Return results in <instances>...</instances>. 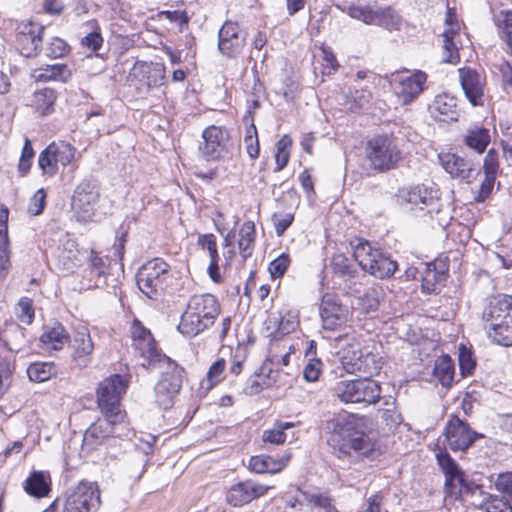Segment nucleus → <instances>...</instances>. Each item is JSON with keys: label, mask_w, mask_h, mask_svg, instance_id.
I'll list each match as a JSON object with an SVG mask.
<instances>
[{"label": "nucleus", "mask_w": 512, "mask_h": 512, "mask_svg": "<svg viewBox=\"0 0 512 512\" xmlns=\"http://www.w3.org/2000/svg\"><path fill=\"white\" fill-rule=\"evenodd\" d=\"M335 341L341 345L339 357L346 372L362 373L367 376L379 374L382 368L381 357L363 349L361 340L356 334L339 336Z\"/></svg>", "instance_id": "7ed1b4c3"}, {"label": "nucleus", "mask_w": 512, "mask_h": 512, "mask_svg": "<svg viewBox=\"0 0 512 512\" xmlns=\"http://www.w3.org/2000/svg\"><path fill=\"white\" fill-rule=\"evenodd\" d=\"M72 76L71 69L64 63L46 65L33 71L32 77L37 82L57 81L66 83Z\"/></svg>", "instance_id": "c756f323"}, {"label": "nucleus", "mask_w": 512, "mask_h": 512, "mask_svg": "<svg viewBox=\"0 0 512 512\" xmlns=\"http://www.w3.org/2000/svg\"><path fill=\"white\" fill-rule=\"evenodd\" d=\"M429 112L438 121H457L459 117L457 99L447 93L438 94L429 105Z\"/></svg>", "instance_id": "393cba45"}, {"label": "nucleus", "mask_w": 512, "mask_h": 512, "mask_svg": "<svg viewBox=\"0 0 512 512\" xmlns=\"http://www.w3.org/2000/svg\"><path fill=\"white\" fill-rule=\"evenodd\" d=\"M127 388L126 380L115 374L99 383L97 389V403L104 417L124 419L120 409V399Z\"/></svg>", "instance_id": "1a4fd4ad"}, {"label": "nucleus", "mask_w": 512, "mask_h": 512, "mask_svg": "<svg viewBox=\"0 0 512 512\" xmlns=\"http://www.w3.org/2000/svg\"><path fill=\"white\" fill-rule=\"evenodd\" d=\"M462 141L470 150L482 154L490 144V130L483 126L472 125L463 134Z\"/></svg>", "instance_id": "c85d7f7f"}, {"label": "nucleus", "mask_w": 512, "mask_h": 512, "mask_svg": "<svg viewBox=\"0 0 512 512\" xmlns=\"http://www.w3.org/2000/svg\"><path fill=\"white\" fill-rule=\"evenodd\" d=\"M244 143L246 146V150L250 158L256 159L259 156V141H258V135H257V129L254 124H251L250 127L247 129Z\"/></svg>", "instance_id": "09e8293b"}, {"label": "nucleus", "mask_w": 512, "mask_h": 512, "mask_svg": "<svg viewBox=\"0 0 512 512\" xmlns=\"http://www.w3.org/2000/svg\"><path fill=\"white\" fill-rule=\"evenodd\" d=\"M484 170V180L482 181L477 194L475 196V200L477 202H483L486 198L491 194L496 176L499 171V157L498 153L495 149H490L483 163Z\"/></svg>", "instance_id": "b1692460"}, {"label": "nucleus", "mask_w": 512, "mask_h": 512, "mask_svg": "<svg viewBox=\"0 0 512 512\" xmlns=\"http://www.w3.org/2000/svg\"><path fill=\"white\" fill-rule=\"evenodd\" d=\"M17 314L20 321L25 324H31L34 319V309L31 299L24 297L21 298L17 305Z\"/></svg>", "instance_id": "5fc2aeb1"}, {"label": "nucleus", "mask_w": 512, "mask_h": 512, "mask_svg": "<svg viewBox=\"0 0 512 512\" xmlns=\"http://www.w3.org/2000/svg\"><path fill=\"white\" fill-rule=\"evenodd\" d=\"M320 318L325 330H335L344 325L350 316L347 306L340 303L334 294H325L320 304Z\"/></svg>", "instance_id": "2eb2a0df"}, {"label": "nucleus", "mask_w": 512, "mask_h": 512, "mask_svg": "<svg viewBox=\"0 0 512 512\" xmlns=\"http://www.w3.org/2000/svg\"><path fill=\"white\" fill-rule=\"evenodd\" d=\"M444 278L442 273H438L435 269H431L428 265L422 276V289L425 293H431L435 290L436 284Z\"/></svg>", "instance_id": "8fccbe9b"}, {"label": "nucleus", "mask_w": 512, "mask_h": 512, "mask_svg": "<svg viewBox=\"0 0 512 512\" xmlns=\"http://www.w3.org/2000/svg\"><path fill=\"white\" fill-rule=\"evenodd\" d=\"M270 488L253 480H246L231 486L226 493V500L235 507L242 506L264 496Z\"/></svg>", "instance_id": "a211bd4d"}, {"label": "nucleus", "mask_w": 512, "mask_h": 512, "mask_svg": "<svg viewBox=\"0 0 512 512\" xmlns=\"http://www.w3.org/2000/svg\"><path fill=\"white\" fill-rule=\"evenodd\" d=\"M427 76L422 71L411 75L400 76L395 84V93L402 104L406 105L416 99L423 91Z\"/></svg>", "instance_id": "5701e85b"}, {"label": "nucleus", "mask_w": 512, "mask_h": 512, "mask_svg": "<svg viewBox=\"0 0 512 512\" xmlns=\"http://www.w3.org/2000/svg\"><path fill=\"white\" fill-rule=\"evenodd\" d=\"M445 436L449 447L454 450H466L475 441L478 434L458 417H452L445 429Z\"/></svg>", "instance_id": "6ab92c4d"}, {"label": "nucleus", "mask_w": 512, "mask_h": 512, "mask_svg": "<svg viewBox=\"0 0 512 512\" xmlns=\"http://www.w3.org/2000/svg\"><path fill=\"white\" fill-rule=\"evenodd\" d=\"M439 160L447 173L466 183L473 182L480 173L473 163L453 153H441Z\"/></svg>", "instance_id": "aec40b11"}, {"label": "nucleus", "mask_w": 512, "mask_h": 512, "mask_svg": "<svg viewBox=\"0 0 512 512\" xmlns=\"http://www.w3.org/2000/svg\"><path fill=\"white\" fill-rule=\"evenodd\" d=\"M454 16L451 9H449L445 20L447 28L442 33L443 61L452 64L459 62V48L462 46L460 26L457 22H454Z\"/></svg>", "instance_id": "412c9836"}, {"label": "nucleus", "mask_w": 512, "mask_h": 512, "mask_svg": "<svg viewBox=\"0 0 512 512\" xmlns=\"http://www.w3.org/2000/svg\"><path fill=\"white\" fill-rule=\"evenodd\" d=\"M500 37L507 43L512 53V11L502 10L494 17Z\"/></svg>", "instance_id": "79ce46f5"}, {"label": "nucleus", "mask_w": 512, "mask_h": 512, "mask_svg": "<svg viewBox=\"0 0 512 512\" xmlns=\"http://www.w3.org/2000/svg\"><path fill=\"white\" fill-rule=\"evenodd\" d=\"M100 192L97 185L91 181H83L75 188L72 196V209L80 222H88L95 213Z\"/></svg>", "instance_id": "f8f14e48"}, {"label": "nucleus", "mask_w": 512, "mask_h": 512, "mask_svg": "<svg viewBox=\"0 0 512 512\" xmlns=\"http://www.w3.org/2000/svg\"><path fill=\"white\" fill-rule=\"evenodd\" d=\"M133 347L143 359V362H141L143 367L156 366L163 362V357H166L156 349L153 337L142 338V340L134 342Z\"/></svg>", "instance_id": "7c9ffc66"}, {"label": "nucleus", "mask_w": 512, "mask_h": 512, "mask_svg": "<svg viewBox=\"0 0 512 512\" xmlns=\"http://www.w3.org/2000/svg\"><path fill=\"white\" fill-rule=\"evenodd\" d=\"M327 443L338 457L367 456L374 450V442L366 431L362 417H334L325 424Z\"/></svg>", "instance_id": "f257e3e1"}, {"label": "nucleus", "mask_w": 512, "mask_h": 512, "mask_svg": "<svg viewBox=\"0 0 512 512\" xmlns=\"http://www.w3.org/2000/svg\"><path fill=\"white\" fill-rule=\"evenodd\" d=\"M149 75L147 77L148 86L157 87L164 84L165 81V66L162 63H153L149 68Z\"/></svg>", "instance_id": "4d7b16f0"}, {"label": "nucleus", "mask_w": 512, "mask_h": 512, "mask_svg": "<svg viewBox=\"0 0 512 512\" xmlns=\"http://www.w3.org/2000/svg\"><path fill=\"white\" fill-rule=\"evenodd\" d=\"M459 80L465 97L472 106H483L485 97V76L470 67L458 70Z\"/></svg>", "instance_id": "f3484780"}, {"label": "nucleus", "mask_w": 512, "mask_h": 512, "mask_svg": "<svg viewBox=\"0 0 512 512\" xmlns=\"http://www.w3.org/2000/svg\"><path fill=\"white\" fill-rule=\"evenodd\" d=\"M219 312L218 301L212 294L193 295L187 303L178 329L188 337L196 336L214 323Z\"/></svg>", "instance_id": "20e7f679"}, {"label": "nucleus", "mask_w": 512, "mask_h": 512, "mask_svg": "<svg viewBox=\"0 0 512 512\" xmlns=\"http://www.w3.org/2000/svg\"><path fill=\"white\" fill-rule=\"evenodd\" d=\"M272 220L275 226L277 236H282L284 232L291 226L294 215L292 213H285L283 215L273 214Z\"/></svg>", "instance_id": "0e129e2a"}, {"label": "nucleus", "mask_w": 512, "mask_h": 512, "mask_svg": "<svg viewBox=\"0 0 512 512\" xmlns=\"http://www.w3.org/2000/svg\"><path fill=\"white\" fill-rule=\"evenodd\" d=\"M162 361L159 366L165 371L157 384H164L167 390L177 395L183 382V369L168 357H163Z\"/></svg>", "instance_id": "cd10ccee"}, {"label": "nucleus", "mask_w": 512, "mask_h": 512, "mask_svg": "<svg viewBox=\"0 0 512 512\" xmlns=\"http://www.w3.org/2000/svg\"><path fill=\"white\" fill-rule=\"evenodd\" d=\"M323 364L320 359H309L303 369V377L308 382H315L319 379Z\"/></svg>", "instance_id": "6e6d98bb"}, {"label": "nucleus", "mask_w": 512, "mask_h": 512, "mask_svg": "<svg viewBox=\"0 0 512 512\" xmlns=\"http://www.w3.org/2000/svg\"><path fill=\"white\" fill-rule=\"evenodd\" d=\"M434 375L444 387H450L454 379V363L449 356H442L435 362Z\"/></svg>", "instance_id": "4c0bfd02"}, {"label": "nucleus", "mask_w": 512, "mask_h": 512, "mask_svg": "<svg viewBox=\"0 0 512 512\" xmlns=\"http://www.w3.org/2000/svg\"><path fill=\"white\" fill-rule=\"evenodd\" d=\"M437 462L445 475V489L450 495L459 497L483 495L479 485L469 483L465 480L463 472L448 453H438Z\"/></svg>", "instance_id": "9d476101"}, {"label": "nucleus", "mask_w": 512, "mask_h": 512, "mask_svg": "<svg viewBox=\"0 0 512 512\" xmlns=\"http://www.w3.org/2000/svg\"><path fill=\"white\" fill-rule=\"evenodd\" d=\"M400 198L413 207H419L420 209H423V206H429L433 201L430 192L422 186L402 189L400 191Z\"/></svg>", "instance_id": "473e14b6"}, {"label": "nucleus", "mask_w": 512, "mask_h": 512, "mask_svg": "<svg viewBox=\"0 0 512 512\" xmlns=\"http://www.w3.org/2000/svg\"><path fill=\"white\" fill-rule=\"evenodd\" d=\"M266 388H268L267 383H265V381H263L255 372L247 379L243 392L246 395H256Z\"/></svg>", "instance_id": "680f3d73"}, {"label": "nucleus", "mask_w": 512, "mask_h": 512, "mask_svg": "<svg viewBox=\"0 0 512 512\" xmlns=\"http://www.w3.org/2000/svg\"><path fill=\"white\" fill-rule=\"evenodd\" d=\"M255 224L252 221H246L242 224L238 231V248L243 260L249 258L255 246Z\"/></svg>", "instance_id": "2f4dec72"}, {"label": "nucleus", "mask_w": 512, "mask_h": 512, "mask_svg": "<svg viewBox=\"0 0 512 512\" xmlns=\"http://www.w3.org/2000/svg\"><path fill=\"white\" fill-rule=\"evenodd\" d=\"M225 367L226 362L223 358L218 359L210 366L207 372V381L209 382L208 388L213 387L223 379Z\"/></svg>", "instance_id": "864d4df0"}, {"label": "nucleus", "mask_w": 512, "mask_h": 512, "mask_svg": "<svg viewBox=\"0 0 512 512\" xmlns=\"http://www.w3.org/2000/svg\"><path fill=\"white\" fill-rule=\"evenodd\" d=\"M495 486L498 491L507 495L510 501H512V472L499 474L495 481Z\"/></svg>", "instance_id": "774afa93"}, {"label": "nucleus", "mask_w": 512, "mask_h": 512, "mask_svg": "<svg viewBox=\"0 0 512 512\" xmlns=\"http://www.w3.org/2000/svg\"><path fill=\"white\" fill-rule=\"evenodd\" d=\"M56 98L57 94L55 90L44 88L33 94L32 103L41 115H47L53 112Z\"/></svg>", "instance_id": "e433bc0d"}, {"label": "nucleus", "mask_w": 512, "mask_h": 512, "mask_svg": "<svg viewBox=\"0 0 512 512\" xmlns=\"http://www.w3.org/2000/svg\"><path fill=\"white\" fill-rule=\"evenodd\" d=\"M20 53L25 57H34L39 53L42 36H16Z\"/></svg>", "instance_id": "37998d69"}, {"label": "nucleus", "mask_w": 512, "mask_h": 512, "mask_svg": "<svg viewBox=\"0 0 512 512\" xmlns=\"http://www.w3.org/2000/svg\"><path fill=\"white\" fill-rule=\"evenodd\" d=\"M286 505L295 511H304L306 508H319L323 512H338L327 493L314 489L304 490L298 488L295 494L286 496Z\"/></svg>", "instance_id": "4468645a"}, {"label": "nucleus", "mask_w": 512, "mask_h": 512, "mask_svg": "<svg viewBox=\"0 0 512 512\" xmlns=\"http://www.w3.org/2000/svg\"><path fill=\"white\" fill-rule=\"evenodd\" d=\"M373 20L375 22L372 25L381 26L388 30L399 29L401 23V17L390 6L375 9Z\"/></svg>", "instance_id": "c9c22d12"}, {"label": "nucleus", "mask_w": 512, "mask_h": 512, "mask_svg": "<svg viewBox=\"0 0 512 512\" xmlns=\"http://www.w3.org/2000/svg\"><path fill=\"white\" fill-rule=\"evenodd\" d=\"M70 51V46L59 37H52L45 47V55L52 59L64 57Z\"/></svg>", "instance_id": "de8ad7c7"}, {"label": "nucleus", "mask_w": 512, "mask_h": 512, "mask_svg": "<svg viewBox=\"0 0 512 512\" xmlns=\"http://www.w3.org/2000/svg\"><path fill=\"white\" fill-rule=\"evenodd\" d=\"M353 257L362 270L379 279L391 277L397 269L395 261L367 241H360L354 247Z\"/></svg>", "instance_id": "423d86ee"}, {"label": "nucleus", "mask_w": 512, "mask_h": 512, "mask_svg": "<svg viewBox=\"0 0 512 512\" xmlns=\"http://www.w3.org/2000/svg\"><path fill=\"white\" fill-rule=\"evenodd\" d=\"M488 337L502 346H512V296L492 297L482 313Z\"/></svg>", "instance_id": "f03ea898"}, {"label": "nucleus", "mask_w": 512, "mask_h": 512, "mask_svg": "<svg viewBox=\"0 0 512 512\" xmlns=\"http://www.w3.org/2000/svg\"><path fill=\"white\" fill-rule=\"evenodd\" d=\"M25 490L28 494L38 498L46 496L50 491V487L46 481L45 474L40 471L33 472L26 480Z\"/></svg>", "instance_id": "a19ab883"}, {"label": "nucleus", "mask_w": 512, "mask_h": 512, "mask_svg": "<svg viewBox=\"0 0 512 512\" xmlns=\"http://www.w3.org/2000/svg\"><path fill=\"white\" fill-rule=\"evenodd\" d=\"M68 339L69 335L60 323H56L52 328L45 331L40 338L48 349L53 350H61Z\"/></svg>", "instance_id": "f704fd0d"}, {"label": "nucleus", "mask_w": 512, "mask_h": 512, "mask_svg": "<svg viewBox=\"0 0 512 512\" xmlns=\"http://www.w3.org/2000/svg\"><path fill=\"white\" fill-rule=\"evenodd\" d=\"M45 198L46 193L44 189L37 190L30 201L28 208L29 213L34 216L41 214L45 208Z\"/></svg>", "instance_id": "69168bd1"}, {"label": "nucleus", "mask_w": 512, "mask_h": 512, "mask_svg": "<svg viewBox=\"0 0 512 512\" xmlns=\"http://www.w3.org/2000/svg\"><path fill=\"white\" fill-rule=\"evenodd\" d=\"M94 344L87 327L75 329L72 339V359L81 368L87 367L92 360Z\"/></svg>", "instance_id": "4be33fe9"}, {"label": "nucleus", "mask_w": 512, "mask_h": 512, "mask_svg": "<svg viewBox=\"0 0 512 512\" xmlns=\"http://www.w3.org/2000/svg\"><path fill=\"white\" fill-rule=\"evenodd\" d=\"M365 153L370 166L381 172L395 168L402 160L398 140L388 135H377L368 140Z\"/></svg>", "instance_id": "39448f33"}, {"label": "nucleus", "mask_w": 512, "mask_h": 512, "mask_svg": "<svg viewBox=\"0 0 512 512\" xmlns=\"http://www.w3.org/2000/svg\"><path fill=\"white\" fill-rule=\"evenodd\" d=\"M294 427L292 422H276L271 429L263 431L262 440L264 443H270L273 445H280L286 441L287 434L286 430Z\"/></svg>", "instance_id": "ea45409f"}, {"label": "nucleus", "mask_w": 512, "mask_h": 512, "mask_svg": "<svg viewBox=\"0 0 512 512\" xmlns=\"http://www.w3.org/2000/svg\"><path fill=\"white\" fill-rule=\"evenodd\" d=\"M123 420L104 417V419L94 422L84 433V444L91 448L102 444L105 439L114 435V426Z\"/></svg>", "instance_id": "a878e982"}, {"label": "nucleus", "mask_w": 512, "mask_h": 512, "mask_svg": "<svg viewBox=\"0 0 512 512\" xmlns=\"http://www.w3.org/2000/svg\"><path fill=\"white\" fill-rule=\"evenodd\" d=\"M50 146L53 147L57 163L67 166L73 161L76 149L71 144L62 141L59 143L53 142Z\"/></svg>", "instance_id": "49530a36"}, {"label": "nucleus", "mask_w": 512, "mask_h": 512, "mask_svg": "<svg viewBox=\"0 0 512 512\" xmlns=\"http://www.w3.org/2000/svg\"><path fill=\"white\" fill-rule=\"evenodd\" d=\"M372 376L364 375L362 379L339 381L334 389V396L343 403H375L381 394L378 383Z\"/></svg>", "instance_id": "6e6552de"}, {"label": "nucleus", "mask_w": 512, "mask_h": 512, "mask_svg": "<svg viewBox=\"0 0 512 512\" xmlns=\"http://www.w3.org/2000/svg\"><path fill=\"white\" fill-rule=\"evenodd\" d=\"M197 243L207 250L210 259H219L216 237L213 234L199 235Z\"/></svg>", "instance_id": "bf43d9fd"}, {"label": "nucleus", "mask_w": 512, "mask_h": 512, "mask_svg": "<svg viewBox=\"0 0 512 512\" xmlns=\"http://www.w3.org/2000/svg\"><path fill=\"white\" fill-rule=\"evenodd\" d=\"M290 264L289 256L285 253L274 259L269 266L270 274L273 278H279L284 275Z\"/></svg>", "instance_id": "052dcab7"}, {"label": "nucleus", "mask_w": 512, "mask_h": 512, "mask_svg": "<svg viewBox=\"0 0 512 512\" xmlns=\"http://www.w3.org/2000/svg\"><path fill=\"white\" fill-rule=\"evenodd\" d=\"M27 374L31 381L45 382L57 374V369L52 362H36L29 365Z\"/></svg>", "instance_id": "58836bf2"}, {"label": "nucleus", "mask_w": 512, "mask_h": 512, "mask_svg": "<svg viewBox=\"0 0 512 512\" xmlns=\"http://www.w3.org/2000/svg\"><path fill=\"white\" fill-rule=\"evenodd\" d=\"M100 505L98 486L92 482L81 481L67 492L62 512H96Z\"/></svg>", "instance_id": "9b49d317"}, {"label": "nucleus", "mask_w": 512, "mask_h": 512, "mask_svg": "<svg viewBox=\"0 0 512 512\" xmlns=\"http://www.w3.org/2000/svg\"><path fill=\"white\" fill-rule=\"evenodd\" d=\"M348 14L353 19L363 21L368 25H372L373 22H375V20H373L374 10L369 7L350 6L348 8Z\"/></svg>", "instance_id": "13d9d810"}, {"label": "nucleus", "mask_w": 512, "mask_h": 512, "mask_svg": "<svg viewBox=\"0 0 512 512\" xmlns=\"http://www.w3.org/2000/svg\"><path fill=\"white\" fill-rule=\"evenodd\" d=\"M57 160L53 147L50 144L40 153L38 159V165L42 170L43 174L48 176H54L57 172Z\"/></svg>", "instance_id": "c03bdc74"}, {"label": "nucleus", "mask_w": 512, "mask_h": 512, "mask_svg": "<svg viewBox=\"0 0 512 512\" xmlns=\"http://www.w3.org/2000/svg\"><path fill=\"white\" fill-rule=\"evenodd\" d=\"M291 458V453H286L280 458H273L269 455L252 456L249 460V469L255 473L275 474L283 470Z\"/></svg>", "instance_id": "bb28decb"}, {"label": "nucleus", "mask_w": 512, "mask_h": 512, "mask_svg": "<svg viewBox=\"0 0 512 512\" xmlns=\"http://www.w3.org/2000/svg\"><path fill=\"white\" fill-rule=\"evenodd\" d=\"M459 367L462 375H469L475 368V361L472 354L466 348H461L459 353Z\"/></svg>", "instance_id": "338daca9"}, {"label": "nucleus", "mask_w": 512, "mask_h": 512, "mask_svg": "<svg viewBox=\"0 0 512 512\" xmlns=\"http://www.w3.org/2000/svg\"><path fill=\"white\" fill-rule=\"evenodd\" d=\"M176 394L165 388L164 384H156L155 386V397L156 403L162 409H169L172 407Z\"/></svg>", "instance_id": "603ef678"}, {"label": "nucleus", "mask_w": 512, "mask_h": 512, "mask_svg": "<svg viewBox=\"0 0 512 512\" xmlns=\"http://www.w3.org/2000/svg\"><path fill=\"white\" fill-rule=\"evenodd\" d=\"M256 373L267 383L268 388L271 387L279 377V372L274 369V364L271 360H265Z\"/></svg>", "instance_id": "3c124183"}, {"label": "nucleus", "mask_w": 512, "mask_h": 512, "mask_svg": "<svg viewBox=\"0 0 512 512\" xmlns=\"http://www.w3.org/2000/svg\"><path fill=\"white\" fill-rule=\"evenodd\" d=\"M480 506L486 512H512V504L499 496H485L480 502Z\"/></svg>", "instance_id": "a18cd8bd"}, {"label": "nucleus", "mask_w": 512, "mask_h": 512, "mask_svg": "<svg viewBox=\"0 0 512 512\" xmlns=\"http://www.w3.org/2000/svg\"><path fill=\"white\" fill-rule=\"evenodd\" d=\"M89 268L92 275L100 277L106 274L108 265L102 257L98 256L94 251H91L89 257Z\"/></svg>", "instance_id": "e2e57ef3"}, {"label": "nucleus", "mask_w": 512, "mask_h": 512, "mask_svg": "<svg viewBox=\"0 0 512 512\" xmlns=\"http://www.w3.org/2000/svg\"><path fill=\"white\" fill-rule=\"evenodd\" d=\"M203 143L199 146L202 157L207 161L222 159L228 153L229 132L220 126H208L202 132Z\"/></svg>", "instance_id": "ddd939ff"}, {"label": "nucleus", "mask_w": 512, "mask_h": 512, "mask_svg": "<svg viewBox=\"0 0 512 512\" xmlns=\"http://www.w3.org/2000/svg\"><path fill=\"white\" fill-rule=\"evenodd\" d=\"M331 265L335 274L339 275L344 281L355 283L358 270L348 257L342 253L334 254Z\"/></svg>", "instance_id": "72a5a7b5"}, {"label": "nucleus", "mask_w": 512, "mask_h": 512, "mask_svg": "<svg viewBox=\"0 0 512 512\" xmlns=\"http://www.w3.org/2000/svg\"><path fill=\"white\" fill-rule=\"evenodd\" d=\"M246 44L245 33L237 22L227 20L218 32V49L227 57L239 55Z\"/></svg>", "instance_id": "dca6fc26"}, {"label": "nucleus", "mask_w": 512, "mask_h": 512, "mask_svg": "<svg viewBox=\"0 0 512 512\" xmlns=\"http://www.w3.org/2000/svg\"><path fill=\"white\" fill-rule=\"evenodd\" d=\"M170 279V266L160 258L143 264L137 272L136 282L140 291L150 299H156Z\"/></svg>", "instance_id": "0eeeda50"}]
</instances>
